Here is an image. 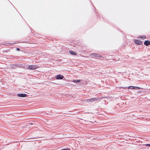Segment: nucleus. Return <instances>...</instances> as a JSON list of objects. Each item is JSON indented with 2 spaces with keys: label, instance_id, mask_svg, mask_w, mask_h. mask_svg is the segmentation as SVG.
<instances>
[{
  "label": "nucleus",
  "instance_id": "17",
  "mask_svg": "<svg viewBox=\"0 0 150 150\" xmlns=\"http://www.w3.org/2000/svg\"><path fill=\"white\" fill-rule=\"evenodd\" d=\"M16 50L18 51L20 50V49L18 47H16Z\"/></svg>",
  "mask_w": 150,
  "mask_h": 150
},
{
  "label": "nucleus",
  "instance_id": "16",
  "mask_svg": "<svg viewBox=\"0 0 150 150\" xmlns=\"http://www.w3.org/2000/svg\"><path fill=\"white\" fill-rule=\"evenodd\" d=\"M27 125L28 126H29V125H33V123H27Z\"/></svg>",
  "mask_w": 150,
  "mask_h": 150
},
{
  "label": "nucleus",
  "instance_id": "2",
  "mask_svg": "<svg viewBox=\"0 0 150 150\" xmlns=\"http://www.w3.org/2000/svg\"><path fill=\"white\" fill-rule=\"evenodd\" d=\"M99 100L98 98H91L86 99V101L88 102L93 103L94 102L98 101Z\"/></svg>",
  "mask_w": 150,
  "mask_h": 150
},
{
  "label": "nucleus",
  "instance_id": "19",
  "mask_svg": "<svg viewBox=\"0 0 150 150\" xmlns=\"http://www.w3.org/2000/svg\"><path fill=\"white\" fill-rule=\"evenodd\" d=\"M97 11V10H96V11H95V12H96H96Z\"/></svg>",
  "mask_w": 150,
  "mask_h": 150
},
{
  "label": "nucleus",
  "instance_id": "4",
  "mask_svg": "<svg viewBox=\"0 0 150 150\" xmlns=\"http://www.w3.org/2000/svg\"><path fill=\"white\" fill-rule=\"evenodd\" d=\"M37 66V65H29L28 68L30 70L35 69L38 67Z\"/></svg>",
  "mask_w": 150,
  "mask_h": 150
},
{
  "label": "nucleus",
  "instance_id": "18",
  "mask_svg": "<svg viewBox=\"0 0 150 150\" xmlns=\"http://www.w3.org/2000/svg\"><path fill=\"white\" fill-rule=\"evenodd\" d=\"M146 145L150 147V144H146Z\"/></svg>",
  "mask_w": 150,
  "mask_h": 150
},
{
  "label": "nucleus",
  "instance_id": "7",
  "mask_svg": "<svg viewBox=\"0 0 150 150\" xmlns=\"http://www.w3.org/2000/svg\"><path fill=\"white\" fill-rule=\"evenodd\" d=\"M144 44L146 46H148L150 45V41L149 40H146L144 42Z\"/></svg>",
  "mask_w": 150,
  "mask_h": 150
},
{
  "label": "nucleus",
  "instance_id": "21",
  "mask_svg": "<svg viewBox=\"0 0 150 150\" xmlns=\"http://www.w3.org/2000/svg\"><path fill=\"white\" fill-rule=\"evenodd\" d=\"M32 141V140H30V141Z\"/></svg>",
  "mask_w": 150,
  "mask_h": 150
},
{
  "label": "nucleus",
  "instance_id": "11",
  "mask_svg": "<svg viewBox=\"0 0 150 150\" xmlns=\"http://www.w3.org/2000/svg\"><path fill=\"white\" fill-rule=\"evenodd\" d=\"M91 56L95 57L96 58V56L97 55V54L96 53H92L91 54Z\"/></svg>",
  "mask_w": 150,
  "mask_h": 150
},
{
  "label": "nucleus",
  "instance_id": "12",
  "mask_svg": "<svg viewBox=\"0 0 150 150\" xmlns=\"http://www.w3.org/2000/svg\"><path fill=\"white\" fill-rule=\"evenodd\" d=\"M134 86H129L128 87V88L134 89Z\"/></svg>",
  "mask_w": 150,
  "mask_h": 150
},
{
  "label": "nucleus",
  "instance_id": "1",
  "mask_svg": "<svg viewBox=\"0 0 150 150\" xmlns=\"http://www.w3.org/2000/svg\"><path fill=\"white\" fill-rule=\"evenodd\" d=\"M24 67V66L23 64L19 63H17L13 64L12 65V66H11V68L12 69H15L16 67L23 68Z\"/></svg>",
  "mask_w": 150,
  "mask_h": 150
},
{
  "label": "nucleus",
  "instance_id": "6",
  "mask_svg": "<svg viewBox=\"0 0 150 150\" xmlns=\"http://www.w3.org/2000/svg\"><path fill=\"white\" fill-rule=\"evenodd\" d=\"M17 96L19 97H25L27 96V95L25 93H18Z\"/></svg>",
  "mask_w": 150,
  "mask_h": 150
},
{
  "label": "nucleus",
  "instance_id": "3",
  "mask_svg": "<svg viewBox=\"0 0 150 150\" xmlns=\"http://www.w3.org/2000/svg\"><path fill=\"white\" fill-rule=\"evenodd\" d=\"M64 78V76L63 75L60 74L57 75L55 77L56 79L57 80L62 79Z\"/></svg>",
  "mask_w": 150,
  "mask_h": 150
},
{
  "label": "nucleus",
  "instance_id": "20",
  "mask_svg": "<svg viewBox=\"0 0 150 150\" xmlns=\"http://www.w3.org/2000/svg\"><path fill=\"white\" fill-rule=\"evenodd\" d=\"M29 139H30V140L32 139H33V138H32V139L30 138Z\"/></svg>",
  "mask_w": 150,
  "mask_h": 150
},
{
  "label": "nucleus",
  "instance_id": "8",
  "mask_svg": "<svg viewBox=\"0 0 150 150\" xmlns=\"http://www.w3.org/2000/svg\"><path fill=\"white\" fill-rule=\"evenodd\" d=\"M69 52L70 54L73 55H76V53L75 52L71 50H69Z\"/></svg>",
  "mask_w": 150,
  "mask_h": 150
},
{
  "label": "nucleus",
  "instance_id": "15",
  "mask_svg": "<svg viewBox=\"0 0 150 150\" xmlns=\"http://www.w3.org/2000/svg\"><path fill=\"white\" fill-rule=\"evenodd\" d=\"M101 57V56L99 54H97V55L96 57V58L97 59L99 57Z\"/></svg>",
  "mask_w": 150,
  "mask_h": 150
},
{
  "label": "nucleus",
  "instance_id": "10",
  "mask_svg": "<svg viewBox=\"0 0 150 150\" xmlns=\"http://www.w3.org/2000/svg\"><path fill=\"white\" fill-rule=\"evenodd\" d=\"M134 89L139 90L140 89H143L142 88L137 86H134Z\"/></svg>",
  "mask_w": 150,
  "mask_h": 150
},
{
  "label": "nucleus",
  "instance_id": "9",
  "mask_svg": "<svg viewBox=\"0 0 150 150\" xmlns=\"http://www.w3.org/2000/svg\"><path fill=\"white\" fill-rule=\"evenodd\" d=\"M81 81V80H74L72 81V82L74 83H79Z\"/></svg>",
  "mask_w": 150,
  "mask_h": 150
},
{
  "label": "nucleus",
  "instance_id": "14",
  "mask_svg": "<svg viewBox=\"0 0 150 150\" xmlns=\"http://www.w3.org/2000/svg\"><path fill=\"white\" fill-rule=\"evenodd\" d=\"M139 37L141 38H143V39H145L146 38V36L145 35H143L142 36H139Z\"/></svg>",
  "mask_w": 150,
  "mask_h": 150
},
{
  "label": "nucleus",
  "instance_id": "5",
  "mask_svg": "<svg viewBox=\"0 0 150 150\" xmlns=\"http://www.w3.org/2000/svg\"><path fill=\"white\" fill-rule=\"evenodd\" d=\"M134 42L136 44L138 45H141L143 43V42L142 41L139 40H134Z\"/></svg>",
  "mask_w": 150,
  "mask_h": 150
},
{
  "label": "nucleus",
  "instance_id": "13",
  "mask_svg": "<svg viewBox=\"0 0 150 150\" xmlns=\"http://www.w3.org/2000/svg\"><path fill=\"white\" fill-rule=\"evenodd\" d=\"M142 91L140 90H139V91H137L136 93H142Z\"/></svg>",
  "mask_w": 150,
  "mask_h": 150
}]
</instances>
